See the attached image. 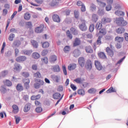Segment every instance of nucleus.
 I'll use <instances>...</instances> for the list:
<instances>
[{"mask_svg":"<svg viewBox=\"0 0 128 128\" xmlns=\"http://www.w3.org/2000/svg\"><path fill=\"white\" fill-rule=\"evenodd\" d=\"M98 15L96 14H94L92 16V20L93 22H98Z\"/></svg>","mask_w":128,"mask_h":128,"instance_id":"nucleus-35","label":"nucleus"},{"mask_svg":"<svg viewBox=\"0 0 128 128\" xmlns=\"http://www.w3.org/2000/svg\"><path fill=\"white\" fill-rule=\"evenodd\" d=\"M24 18L26 20H30V14L28 12H26L24 14Z\"/></svg>","mask_w":128,"mask_h":128,"instance_id":"nucleus-25","label":"nucleus"},{"mask_svg":"<svg viewBox=\"0 0 128 128\" xmlns=\"http://www.w3.org/2000/svg\"><path fill=\"white\" fill-rule=\"evenodd\" d=\"M79 28L82 32H86V30H88V26H86V20H82L81 21V24H80Z\"/></svg>","mask_w":128,"mask_h":128,"instance_id":"nucleus-1","label":"nucleus"},{"mask_svg":"<svg viewBox=\"0 0 128 128\" xmlns=\"http://www.w3.org/2000/svg\"><path fill=\"white\" fill-rule=\"evenodd\" d=\"M22 76L24 78H28V76H30V74L28 72H23L22 73Z\"/></svg>","mask_w":128,"mask_h":128,"instance_id":"nucleus-52","label":"nucleus"},{"mask_svg":"<svg viewBox=\"0 0 128 128\" xmlns=\"http://www.w3.org/2000/svg\"><path fill=\"white\" fill-rule=\"evenodd\" d=\"M12 112L15 114L18 112L20 109L18 108V106L16 104H13L12 106Z\"/></svg>","mask_w":128,"mask_h":128,"instance_id":"nucleus-10","label":"nucleus"},{"mask_svg":"<svg viewBox=\"0 0 128 128\" xmlns=\"http://www.w3.org/2000/svg\"><path fill=\"white\" fill-rule=\"evenodd\" d=\"M52 18L54 22H60V16L56 14H54L52 16Z\"/></svg>","mask_w":128,"mask_h":128,"instance_id":"nucleus-12","label":"nucleus"},{"mask_svg":"<svg viewBox=\"0 0 128 128\" xmlns=\"http://www.w3.org/2000/svg\"><path fill=\"white\" fill-rule=\"evenodd\" d=\"M56 60H57V57L55 55H52L50 58V60L51 62H56Z\"/></svg>","mask_w":128,"mask_h":128,"instance_id":"nucleus-36","label":"nucleus"},{"mask_svg":"<svg viewBox=\"0 0 128 128\" xmlns=\"http://www.w3.org/2000/svg\"><path fill=\"white\" fill-rule=\"evenodd\" d=\"M14 118L16 120V124H20V117L18 116H14Z\"/></svg>","mask_w":128,"mask_h":128,"instance_id":"nucleus-41","label":"nucleus"},{"mask_svg":"<svg viewBox=\"0 0 128 128\" xmlns=\"http://www.w3.org/2000/svg\"><path fill=\"white\" fill-rule=\"evenodd\" d=\"M102 36H98L96 40V44H98V46H100V44H102Z\"/></svg>","mask_w":128,"mask_h":128,"instance_id":"nucleus-38","label":"nucleus"},{"mask_svg":"<svg viewBox=\"0 0 128 128\" xmlns=\"http://www.w3.org/2000/svg\"><path fill=\"white\" fill-rule=\"evenodd\" d=\"M85 50L86 52H88V54H92V52H94V50L90 46H86L85 48Z\"/></svg>","mask_w":128,"mask_h":128,"instance_id":"nucleus-19","label":"nucleus"},{"mask_svg":"<svg viewBox=\"0 0 128 128\" xmlns=\"http://www.w3.org/2000/svg\"><path fill=\"white\" fill-rule=\"evenodd\" d=\"M52 70L54 72H60V66L58 65H56L52 66Z\"/></svg>","mask_w":128,"mask_h":128,"instance_id":"nucleus-23","label":"nucleus"},{"mask_svg":"<svg viewBox=\"0 0 128 128\" xmlns=\"http://www.w3.org/2000/svg\"><path fill=\"white\" fill-rule=\"evenodd\" d=\"M60 2H62V0H52L50 6H58Z\"/></svg>","mask_w":128,"mask_h":128,"instance_id":"nucleus-6","label":"nucleus"},{"mask_svg":"<svg viewBox=\"0 0 128 128\" xmlns=\"http://www.w3.org/2000/svg\"><path fill=\"white\" fill-rule=\"evenodd\" d=\"M94 30V24H91L89 27V30L90 32H92Z\"/></svg>","mask_w":128,"mask_h":128,"instance_id":"nucleus-43","label":"nucleus"},{"mask_svg":"<svg viewBox=\"0 0 128 128\" xmlns=\"http://www.w3.org/2000/svg\"><path fill=\"white\" fill-rule=\"evenodd\" d=\"M61 96L62 95L60 94L58 92H56L53 94L52 96L54 100H58V98H60Z\"/></svg>","mask_w":128,"mask_h":128,"instance_id":"nucleus-24","label":"nucleus"},{"mask_svg":"<svg viewBox=\"0 0 128 128\" xmlns=\"http://www.w3.org/2000/svg\"><path fill=\"white\" fill-rule=\"evenodd\" d=\"M22 54H24V56H30L32 54V50H22L21 52Z\"/></svg>","mask_w":128,"mask_h":128,"instance_id":"nucleus-9","label":"nucleus"},{"mask_svg":"<svg viewBox=\"0 0 128 128\" xmlns=\"http://www.w3.org/2000/svg\"><path fill=\"white\" fill-rule=\"evenodd\" d=\"M102 22H98L96 23V30H100L102 29Z\"/></svg>","mask_w":128,"mask_h":128,"instance_id":"nucleus-29","label":"nucleus"},{"mask_svg":"<svg viewBox=\"0 0 128 128\" xmlns=\"http://www.w3.org/2000/svg\"><path fill=\"white\" fill-rule=\"evenodd\" d=\"M115 14L118 16H124V13L122 11L117 10L115 12Z\"/></svg>","mask_w":128,"mask_h":128,"instance_id":"nucleus-31","label":"nucleus"},{"mask_svg":"<svg viewBox=\"0 0 128 128\" xmlns=\"http://www.w3.org/2000/svg\"><path fill=\"white\" fill-rule=\"evenodd\" d=\"M48 54V50H44L42 51V54L44 56H46V54Z\"/></svg>","mask_w":128,"mask_h":128,"instance_id":"nucleus-50","label":"nucleus"},{"mask_svg":"<svg viewBox=\"0 0 128 128\" xmlns=\"http://www.w3.org/2000/svg\"><path fill=\"white\" fill-rule=\"evenodd\" d=\"M14 34H10V35L8 37V40H10V42H12V40H14Z\"/></svg>","mask_w":128,"mask_h":128,"instance_id":"nucleus-47","label":"nucleus"},{"mask_svg":"<svg viewBox=\"0 0 128 128\" xmlns=\"http://www.w3.org/2000/svg\"><path fill=\"white\" fill-rule=\"evenodd\" d=\"M98 34L100 35V36H106V30L104 28H102L99 30Z\"/></svg>","mask_w":128,"mask_h":128,"instance_id":"nucleus-11","label":"nucleus"},{"mask_svg":"<svg viewBox=\"0 0 128 128\" xmlns=\"http://www.w3.org/2000/svg\"><path fill=\"white\" fill-rule=\"evenodd\" d=\"M40 54L34 52L32 54V58H34L35 60H38V58H40Z\"/></svg>","mask_w":128,"mask_h":128,"instance_id":"nucleus-22","label":"nucleus"},{"mask_svg":"<svg viewBox=\"0 0 128 128\" xmlns=\"http://www.w3.org/2000/svg\"><path fill=\"white\" fill-rule=\"evenodd\" d=\"M116 48L118 49L122 48V43H117L116 44Z\"/></svg>","mask_w":128,"mask_h":128,"instance_id":"nucleus-64","label":"nucleus"},{"mask_svg":"<svg viewBox=\"0 0 128 128\" xmlns=\"http://www.w3.org/2000/svg\"><path fill=\"white\" fill-rule=\"evenodd\" d=\"M126 24H128V22H126V21L124 20H122L121 24H120V26H126Z\"/></svg>","mask_w":128,"mask_h":128,"instance_id":"nucleus-48","label":"nucleus"},{"mask_svg":"<svg viewBox=\"0 0 128 128\" xmlns=\"http://www.w3.org/2000/svg\"><path fill=\"white\" fill-rule=\"evenodd\" d=\"M62 71L65 76L68 74V72L66 71V65H64L62 66Z\"/></svg>","mask_w":128,"mask_h":128,"instance_id":"nucleus-44","label":"nucleus"},{"mask_svg":"<svg viewBox=\"0 0 128 128\" xmlns=\"http://www.w3.org/2000/svg\"><path fill=\"white\" fill-rule=\"evenodd\" d=\"M78 62L81 68H84V64H85L84 58V57L79 58Z\"/></svg>","mask_w":128,"mask_h":128,"instance_id":"nucleus-8","label":"nucleus"},{"mask_svg":"<svg viewBox=\"0 0 128 128\" xmlns=\"http://www.w3.org/2000/svg\"><path fill=\"white\" fill-rule=\"evenodd\" d=\"M36 82H38L40 84L41 86H43L44 82V80H40V79H36Z\"/></svg>","mask_w":128,"mask_h":128,"instance_id":"nucleus-51","label":"nucleus"},{"mask_svg":"<svg viewBox=\"0 0 128 128\" xmlns=\"http://www.w3.org/2000/svg\"><path fill=\"white\" fill-rule=\"evenodd\" d=\"M74 14L76 18H78V11H74Z\"/></svg>","mask_w":128,"mask_h":128,"instance_id":"nucleus-62","label":"nucleus"},{"mask_svg":"<svg viewBox=\"0 0 128 128\" xmlns=\"http://www.w3.org/2000/svg\"><path fill=\"white\" fill-rule=\"evenodd\" d=\"M23 82L24 84H30V79L28 78H24L23 80Z\"/></svg>","mask_w":128,"mask_h":128,"instance_id":"nucleus-55","label":"nucleus"},{"mask_svg":"<svg viewBox=\"0 0 128 128\" xmlns=\"http://www.w3.org/2000/svg\"><path fill=\"white\" fill-rule=\"evenodd\" d=\"M26 56H22L17 57L16 59V60L17 62H26Z\"/></svg>","mask_w":128,"mask_h":128,"instance_id":"nucleus-3","label":"nucleus"},{"mask_svg":"<svg viewBox=\"0 0 128 128\" xmlns=\"http://www.w3.org/2000/svg\"><path fill=\"white\" fill-rule=\"evenodd\" d=\"M82 52H80V50L78 49H76L73 52V56L75 58H78L79 56H80V54Z\"/></svg>","mask_w":128,"mask_h":128,"instance_id":"nucleus-13","label":"nucleus"},{"mask_svg":"<svg viewBox=\"0 0 128 128\" xmlns=\"http://www.w3.org/2000/svg\"><path fill=\"white\" fill-rule=\"evenodd\" d=\"M5 84H6L7 86H12V82L9 80H6L5 82Z\"/></svg>","mask_w":128,"mask_h":128,"instance_id":"nucleus-45","label":"nucleus"},{"mask_svg":"<svg viewBox=\"0 0 128 128\" xmlns=\"http://www.w3.org/2000/svg\"><path fill=\"white\" fill-rule=\"evenodd\" d=\"M96 92V90L94 89V88H92L88 90V92L89 94H94V92Z\"/></svg>","mask_w":128,"mask_h":128,"instance_id":"nucleus-53","label":"nucleus"},{"mask_svg":"<svg viewBox=\"0 0 128 128\" xmlns=\"http://www.w3.org/2000/svg\"><path fill=\"white\" fill-rule=\"evenodd\" d=\"M5 48H6V42H4L2 46V48L0 51L1 54H4V50Z\"/></svg>","mask_w":128,"mask_h":128,"instance_id":"nucleus-54","label":"nucleus"},{"mask_svg":"<svg viewBox=\"0 0 128 128\" xmlns=\"http://www.w3.org/2000/svg\"><path fill=\"white\" fill-rule=\"evenodd\" d=\"M70 32L73 34H74V36H76L78 34V30H76V28H72L70 29Z\"/></svg>","mask_w":128,"mask_h":128,"instance_id":"nucleus-39","label":"nucleus"},{"mask_svg":"<svg viewBox=\"0 0 128 128\" xmlns=\"http://www.w3.org/2000/svg\"><path fill=\"white\" fill-rule=\"evenodd\" d=\"M50 46V43L48 42H44L42 44V48H48Z\"/></svg>","mask_w":128,"mask_h":128,"instance_id":"nucleus-42","label":"nucleus"},{"mask_svg":"<svg viewBox=\"0 0 128 128\" xmlns=\"http://www.w3.org/2000/svg\"><path fill=\"white\" fill-rule=\"evenodd\" d=\"M32 68L33 70H38V65L36 64H32Z\"/></svg>","mask_w":128,"mask_h":128,"instance_id":"nucleus-56","label":"nucleus"},{"mask_svg":"<svg viewBox=\"0 0 128 128\" xmlns=\"http://www.w3.org/2000/svg\"><path fill=\"white\" fill-rule=\"evenodd\" d=\"M20 70H22V67L20 66V64H15L14 68V72H18Z\"/></svg>","mask_w":128,"mask_h":128,"instance_id":"nucleus-15","label":"nucleus"},{"mask_svg":"<svg viewBox=\"0 0 128 128\" xmlns=\"http://www.w3.org/2000/svg\"><path fill=\"white\" fill-rule=\"evenodd\" d=\"M16 88L18 92H22V90H24V86H22L20 84H17Z\"/></svg>","mask_w":128,"mask_h":128,"instance_id":"nucleus-26","label":"nucleus"},{"mask_svg":"<svg viewBox=\"0 0 128 128\" xmlns=\"http://www.w3.org/2000/svg\"><path fill=\"white\" fill-rule=\"evenodd\" d=\"M30 98L32 100H40V94H38L37 96H32Z\"/></svg>","mask_w":128,"mask_h":128,"instance_id":"nucleus-28","label":"nucleus"},{"mask_svg":"<svg viewBox=\"0 0 128 128\" xmlns=\"http://www.w3.org/2000/svg\"><path fill=\"white\" fill-rule=\"evenodd\" d=\"M106 52H107V54L110 56H114V50L111 49L110 47H107L106 48Z\"/></svg>","mask_w":128,"mask_h":128,"instance_id":"nucleus-7","label":"nucleus"},{"mask_svg":"<svg viewBox=\"0 0 128 128\" xmlns=\"http://www.w3.org/2000/svg\"><path fill=\"white\" fill-rule=\"evenodd\" d=\"M80 38H76L74 42V46H80Z\"/></svg>","mask_w":128,"mask_h":128,"instance_id":"nucleus-21","label":"nucleus"},{"mask_svg":"<svg viewBox=\"0 0 128 128\" xmlns=\"http://www.w3.org/2000/svg\"><path fill=\"white\" fill-rule=\"evenodd\" d=\"M98 56L101 58H106V54L104 52H100L98 54Z\"/></svg>","mask_w":128,"mask_h":128,"instance_id":"nucleus-32","label":"nucleus"},{"mask_svg":"<svg viewBox=\"0 0 128 128\" xmlns=\"http://www.w3.org/2000/svg\"><path fill=\"white\" fill-rule=\"evenodd\" d=\"M44 25L41 24L40 26H38L35 28V32L37 34H40L44 32Z\"/></svg>","mask_w":128,"mask_h":128,"instance_id":"nucleus-4","label":"nucleus"},{"mask_svg":"<svg viewBox=\"0 0 128 128\" xmlns=\"http://www.w3.org/2000/svg\"><path fill=\"white\" fill-rule=\"evenodd\" d=\"M70 48L68 46H66L64 48V50L65 52H70Z\"/></svg>","mask_w":128,"mask_h":128,"instance_id":"nucleus-60","label":"nucleus"},{"mask_svg":"<svg viewBox=\"0 0 128 128\" xmlns=\"http://www.w3.org/2000/svg\"><path fill=\"white\" fill-rule=\"evenodd\" d=\"M34 88H40V84H38V82H36L34 84Z\"/></svg>","mask_w":128,"mask_h":128,"instance_id":"nucleus-58","label":"nucleus"},{"mask_svg":"<svg viewBox=\"0 0 128 128\" xmlns=\"http://www.w3.org/2000/svg\"><path fill=\"white\" fill-rule=\"evenodd\" d=\"M42 62L44 63V64H48V58L46 57H44V58H42Z\"/></svg>","mask_w":128,"mask_h":128,"instance_id":"nucleus-57","label":"nucleus"},{"mask_svg":"<svg viewBox=\"0 0 128 128\" xmlns=\"http://www.w3.org/2000/svg\"><path fill=\"white\" fill-rule=\"evenodd\" d=\"M31 44L33 46L34 48H38V42H36V40H31Z\"/></svg>","mask_w":128,"mask_h":128,"instance_id":"nucleus-27","label":"nucleus"},{"mask_svg":"<svg viewBox=\"0 0 128 128\" xmlns=\"http://www.w3.org/2000/svg\"><path fill=\"white\" fill-rule=\"evenodd\" d=\"M14 46H20V41H14L13 43Z\"/></svg>","mask_w":128,"mask_h":128,"instance_id":"nucleus-61","label":"nucleus"},{"mask_svg":"<svg viewBox=\"0 0 128 128\" xmlns=\"http://www.w3.org/2000/svg\"><path fill=\"white\" fill-rule=\"evenodd\" d=\"M8 74V70H4L0 73V76L2 78H4Z\"/></svg>","mask_w":128,"mask_h":128,"instance_id":"nucleus-46","label":"nucleus"},{"mask_svg":"<svg viewBox=\"0 0 128 128\" xmlns=\"http://www.w3.org/2000/svg\"><path fill=\"white\" fill-rule=\"evenodd\" d=\"M6 56H12V51H8L7 52L5 53Z\"/></svg>","mask_w":128,"mask_h":128,"instance_id":"nucleus-63","label":"nucleus"},{"mask_svg":"<svg viewBox=\"0 0 128 128\" xmlns=\"http://www.w3.org/2000/svg\"><path fill=\"white\" fill-rule=\"evenodd\" d=\"M116 92V89L112 87H111L106 92L107 94H110V92Z\"/></svg>","mask_w":128,"mask_h":128,"instance_id":"nucleus-37","label":"nucleus"},{"mask_svg":"<svg viewBox=\"0 0 128 128\" xmlns=\"http://www.w3.org/2000/svg\"><path fill=\"white\" fill-rule=\"evenodd\" d=\"M112 22V19L109 18H104L102 19V24H108Z\"/></svg>","mask_w":128,"mask_h":128,"instance_id":"nucleus-17","label":"nucleus"},{"mask_svg":"<svg viewBox=\"0 0 128 128\" xmlns=\"http://www.w3.org/2000/svg\"><path fill=\"white\" fill-rule=\"evenodd\" d=\"M31 106H32V104H30V103L26 104L24 108V112H28L30 110Z\"/></svg>","mask_w":128,"mask_h":128,"instance_id":"nucleus-16","label":"nucleus"},{"mask_svg":"<svg viewBox=\"0 0 128 128\" xmlns=\"http://www.w3.org/2000/svg\"><path fill=\"white\" fill-rule=\"evenodd\" d=\"M125 32L126 29L123 27H120L116 30V32L118 34H124Z\"/></svg>","mask_w":128,"mask_h":128,"instance_id":"nucleus-14","label":"nucleus"},{"mask_svg":"<svg viewBox=\"0 0 128 128\" xmlns=\"http://www.w3.org/2000/svg\"><path fill=\"white\" fill-rule=\"evenodd\" d=\"M76 68V64H72L68 66V70H72Z\"/></svg>","mask_w":128,"mask_h":128,"instance_id":"nucleus-20","label":"nucleus"},{"mask_svg":"<svg viewBox=\"0 0 128 128\" xmlns=\"http://www.w3.org/2000/svg\"><path fill=\"white\" fill-rule=\"evenodd\" d=\"M114 40L118 43L122 44L124 42V38L117 36L115 38Z\"/></svg>","mask_w":128,"mask_h":128,"instance_id":"nucleus-18","label":"nucleus"},{"mask_svg":"<svg viewBox=\"0 0 128 128\" xmlns=\"http://www.w3.org/2000/svg\"><path fill=\"white\" fill-rule=\"evenodd\" d=\"M85 68L88 70H90L92 68V62L90 60H88L85 64Z\"/></svg>","mask_w":128,"mask_h":128,"instance_id":"nucleus-2","label":"nucleus"},{"mask_svg":"<svg viewBox=\"0 0 128 128\" xmlns=\"http://www.w3.org/2000/svg\"><path fill=\"white\" fill-rule=\"evenodd\" d=\"M94 65L98 70H102V64H100V62L98 60H95Z\"/></svg>","mask_w":128,"mask_h":128,"instance_id":"nucleus-5","label":"nucleus"},{"mask_svg":"<svg viewBox=\"0 0 128 128\" xmlns=\"http://www.w3.org/2000/svg\"><path fill=\"white\" fill-rule=\"evenodd\" d=\"M124 18H116V22L117 24L120 25V24H122V21Z\"/></svg>","mask_w":128,"mask_h":128,"instance_id":"nucleus-34","label":"nucleus"},{"mask_svg":"<svg viewBox=\"0 0 128 128\" xmlns=\"http://www.w3.org/2000/svg\"><path fill=\"white\" fill-rule=\"evenodd\" d=\"M74 82H76V84H82V80L81 78H76V79L74 80Z\"/></svg>","mask_w":128,"mask_h":128,"instance_id":"nucleus-49","label":"nucleus"},{"mask_svg":"<svg viewBox=\"0 0 128 128\" xmlns=\"http://www.w3.org/2000/svg\"><path fill=\"white\" fill-rule=\"evenodd\" d=\"M78 94L80 96H84V94H86V92L83 89H80L78 90Z\"/></svg>","mask_w":128,"mask_h":128,"instance_id":"nucleus-33","label":"nucleus"},{"mask_svg":"<svg viewBox=\"0 0 128 128\" xmlns=\"http://www.w3.org/2000/svg\"><path fill=\"white\" fill-rule=\"evenodd\" d=\"M66 34L70 40L72 39V35L70 34V30L66 31Z\"/></svg>","mask_w":128,"mask_h":128,"instance_id":"nucleus-40","label":"nucleus"},{"mask_svg":"<svg viewBox=\"0 0 128 128\" xmlns=\"http://www.w3.org/2000/svg\"><path fill=\"white\" fill-rule=\"evenodd\" d=\"M36 112H42V108L41 107H38L36 108Z\"/></svg>","mask_w":128,"mask_h":128,"instance_id":"nucleus-59","label":"nucleus"},{"mask_svg":"<svg viewBox=\"0 0 128 128\" xmlns=\"http://www.w3.org/2000/svg\"><path fill=\"white\" fill-rule=\"evenodd\" d=\"M34 78H41L42 74L40 72H37L34 74Z\"/></svg>","mask_w":128,"mask_h":128,"instance_id":"nucleus-30","label":"nucleus"}]
</instances>
